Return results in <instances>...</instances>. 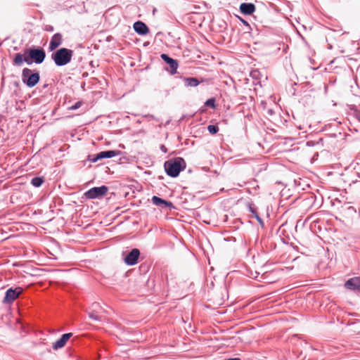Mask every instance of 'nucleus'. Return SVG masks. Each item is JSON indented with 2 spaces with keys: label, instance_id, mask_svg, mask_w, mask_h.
I'll return each mask as SVG.
<instances>
[{
  "label": "nucleus",
  "instance_id": "obj_21",
  "mask_svg": "<svg viewBox=\"0 0 360 360\" xmlns=\"http://www.w3.org/2000/svg\"><path fill=\"white\" fill-rule=\"evenodd\" d=\"M89 309L95 311L96 313L100 314L103 311L102 307L99 305V304L96 302L93 303Z\"/></svg>",
  "mask_w": 360,
  "mask_h": 360
},
{
  "label": "nucleus",
  "instance_id": "obj_18",
  "mask_svg": "<svg viewBox=\"0 0 360 360\" xmlns=\"http://www.w3.org/2000/svg\"><path fill=\"white\" fill-rule=\"evenodd\" d=\"M348 107L352 111L353 116L360 122V109L356 105H349Z\"/></svg>",
  "mask_w": 360,
  "mask_h": 360
},
{
  "label": "nucleus",
  "instance_id": "obj_20",
  "mask_svg": "<svg viewBox=\"0 0 360 360\" xmlns=\"http://www.w3.org/2000/svg\"><path fill=\"white\" fill-rule=\"evenodd\" d=\"M249 211L252 214L255 218L257 220L261 226H264V221L262 218L259 216L257 210L251 205H249Z\"/></svg>",
  "mask_w": 360,
  "mask_h": 360
},
{
  "label": "nucleus",
  "instance_id": "obj_1",
  "mask_svg": "<svg viewBox=\"0 0 360 360\" xmlns=\"http://www.w3.org/2000/svg\"><path fill=\"white\" fill-rule=\"evenodd\" d=\"M46 58V52L41 47H31L25 49L23 54L18 53L15 55L13 64L17 66H21L23 63L27 65L36 63L41 64Z\"/></svg>",
  "mask_w": 360,
  "mask_h": 360
},
{
  "label": "nucleus",
  "instance_id": "obj_7",
  "mask_svg": "<svg viewBox=\"0 0 360 360\" xmlns=\"http://www.w3.org/2000/svg\"><path fill=\"white\" fill-rule=\"evenodd\" d=\"M140 250L138 248H133L127 252L124 258V262L129 266H134L137 264L140 257Z\"/></svg>",
  "mask_w": 360,
  "mask_h": 360
},
{
  "label": "nucleus",
  "instance_id": "obj_13",
  "mask_svg": "<svg viewBox=\"0 0 360 360\" xmlns=\"http://www.w3.org/2000/svg\"><path fill=\"white\" fill-rule=\"evenodd\" d=\"M135 32L140 35H146L149 32L148 26L141 21H136L133 25Z\"/></svg>",
  "mask_w": 360,
  "mask_h": 360
},
{
  "label": "nucleus",
  "instance_id": "obj_4",
  "mask_svg": "<svg viewBox=\"0 0 360 360\" xmlns=\"http://www.w3.org/2000/svg\"><path fill=\"white\" fill-rule=\"evenodd\" d=\"M40 80V75L37 70L25 68L22 71V81L29 88L35 86Z\"/></svg>",
  "mask_w": 360,
  "mask_h": 360
},
{
  "label": "nucleus",
  "instance_id": "obj_26",
  "mask_svg": "<svg viewBox=\"0 0 360 360\" xmlns=\"http://www.w3.org/2000/svg\"><path fill=\"white\" fill-rule=\"evenodd\" d=\"M160 150H161L163 153H166L167 152V148L165 147V145H161V146H160Z\"/></svg>",
  "mask_w": 360,
  "mask_h": 360
},
{
  "label": "nucleus",
  "instance_id": "obj_5",
  "mask_svg": "<svg viewBox=\"0 0 360 360\" xmlns=\"http://www.w3.org/2000/svg\"><path fill=\"white\" fill-rule=\"evenodd\" d=\"M23 292V288L21 287H16L15 288H8L5 293V297L3 300L4 304L13 303Z\"/></svg>",
  "mask_w": 360,
  "mask_h": 360
},
{
  "label": "nucleus",
  "instance_id": "obj_14",
  "mask_svg": "<svg viewBox=\"0 0 360 360\" xmlns=\"http://www.w3.org/2000/svg\"><path fill=\"white\" fill-rule=\"evenodd\" d=\"M152 202L157 206L161 207L162 208L174 207V205L171 202L167 201L155 195L152 198Z\"/></svg>",
  "mask_w": 360,
  "mask_h": 360
},
{
  "label": "nucleus",
  "instance_id": "obj_16",
  "mask_svg": "<svg viewBox=\"0 0 360 360\" xmlns=\"http://www.w3.org/2000/svg\"><path fill=\"white\" fill-rule=\"evenodd\" d=\"M184 82L185 86L188 87H195L200 84L199 80L195 77H185Z\"/></svg>",
  "mask_w": 360,
  "mask_h": 360
},
{
  "label": "nucleus",
  "instance_id": "obj_2",
  "mask_svg": "<svg viewBox=\"0 0 360 360\" xmlns=\"http://www.w3.org/2000/svg\"><path fill=\"white\" fill-rule=\"evenodd\" d=\"M73 53L74 51L71 49L60 48L52 53L51 58L56 66L61 67L71 61Z\"/></svg>",
  "mask_w": 360,
  "mask_h": 360
},
{
  "label": "nucleus",
  "instance_id": "obj_22",
  "mask_svg": "<svg viewBox=\"0 0 360 360\" xmlns=\"http://www.w3.org/2000/svg\"><path fill=\"white\" fill-rule=\"evenodd\" d=\"M215 102V99L214 98H211L205 101V105L207 107L214 109L216 108Z\"/></svg>",
  "mask_w": 360,
  "mask_h": 360
},
{
  "label": "nucleus",
  "instance_id": "obj_17",
  "mask_svg": "<svg viewBox=\"0 0 360 360\" xmlns=\"http://www.w3.org/2000/svg\"><path fill=\"white\" fill-rule=\"evenodd\" d=\"M87 314L90 319L96 321H101L103 320V316L100 315V313H96L95 311H93L90 309H87Z\"/></svg>",
  "mask_w": 360,
  "mask_h": 360
},
{
  "label": "nucleus",
  "instance_id": "obj_24",
  "mask_svg": "<svg viewBox=\"0 0 360 360\" xmlns=\"http://www.w3.org/2000/svg\"><path fill=\"white\" fill-rule=\"evenodd\" d=\"M82 105V103L78 101L77 103H75L73 105H72L71 107H70V110H76V109H78Z\"/></svg>",
  "mask_w": 360,
  "mask_h": 360
},
{
  "label": "nucleus",
  "instance_id": "obj_9",
  "mask_svg": "<svg viewBox=\"0 0 360 360\" xmlns=\"http://www.w3.org/2000/svg\"><path fill=\"white\" fill-rule=\"evenodd\" d=\"M63 43V35L60 33L54 34L49 42V51H56L57 49Z\"/></svg>",
  "mask_w": 360,
  "mask_h": 360
},
{
  "label": "nucleus",
  "instance_id": "obj_27",
  "mask_svg": "<svg viewBox=\"0 0 360 360\" xmlns=\"http://www.w3.org/2000/svg\"><path fill=\"white\" fill-rule=\"evenodd\" d=\"M257 74H258V71H257V70L252 71L250 73V75L252 77H256Z\"/></svg>",
  "mask_w": 360,
  "mask_h": 360
},
{
  "label": "nucleus",
  "instance_id": "obj_15",
  "mask_svg": "<svg viewBox=\"0 0 360 360\" xmlns=\"http://www.w3.org/2000/svg\"><path fill=\"white\" fill-rule=\"evenodd\" d=\"M255 11V6L252 3H243L240 6V11L245 15H251Z\"/></svg>",
  "mask_w": 360,
  "mask_h": 360
},
{
  "label": "nucleus",
  "instance_id": "obj_31",
  "mask_svg": "<svg viewBox=\"0 0 360 360\" xmlns=\"http://www.w3.org/2000/svg\"><path fill=\"white\" fill-rule=\"evenodd\" d=\"M356 106L359 108V109H360V104L359 105H356Z\"/></svg>",
  "mask_w": 360,
  "mask_h": 360
},
{
  "label": "nucleus",
  "instance_id": "obj_30",
  "mask_svg": "<svg viewBox=\"0 0 360 360\" xmlns=\"http://www.w3.org/2000/svg\"><path fill=\"white\" fill-rule=\"evenodd\" d=\"M269 113H271V114L272 113V110H269Z\"/></svg>",
  "mask_w": 360,
  "mask_h": 360
},
{
  "label": "nucleus",
  "instance_id": "obj_23",
  "mask_svg": "<svg viewBox=\"0 0 360 360\" xmlns=\"http://www.w3.org/2000/svg\"><path fill=\"white\" fill-rule=\"evenodd\" d=\"M207 130L211 134H215L219 131V127L217 125L210 124L207 126Z\"/></svg>",
  "mask_w": 360,
  "mask_h": 360
},
{
  "label": "nucleus",
  "instance_id": "obj_10",
  "mask_svg": "<svg viewBox=\"0 0 360 360\" xmlns=\"http://www.w3.org/2000/svg\"><path fill=\"white\" fill-rule=\"evenodd\" d=\"M161 58L169 66V70L168 71L171 75H174L176 72V70L178 68V62L176 60L172 58L166 53H162L161 55Z\"/></svg>",
  "mask_w": 360,
  "mask_h": 360
},
{
  "label": "nucleus",
  "instance_id": "obj_11",
  "mask_svg": "<svg viewBox=\"0 0 360 360\" xmlns=\"http://www.w3.org/2000/svg\"><path fill=\"white\" fill-rule=\"evenodd\" d=\"M72 336V333H68L62 335V336L56 340L55 342L52 345V348L54 350H58L62 347H63L68 340Z\"/></svg>",
  "mask_w": 360,
  "mask_h": 360
},
{
  "label": "nucleus",
  "instance_id": "obj_29",
  "mask_svg": "<svg viewBox=\"0 0 360 360\" xmlns=\"http://www.w3.org/2000/svg\"><path fill=\"white\" fill-rule=\"evenodd\" d=\"M46 30H48V31H53V27L50 26V27L49 29H47Z\"/></svg>",
  "mask_w": 360,
  "mask_h": 360
},
{
  "label": "nucleus",
  "instance_id": "obj_3",
  "mask_svg": "<svg viewBox=\"0 0 360 360\" xmlns=\"http://www.w3.org/2000/svg\"><path fill=\"white\" fill-rule=\"evenodd\" d=\"M164 167L168 176L176 177L186 168V162L182 158H176L166 161Z\"/></svg>",
  "mask_w": 360,
  "mask_h": 360
},
{
  "label": "nucleus",
  "instance_id": "obj_8",
  "mask_svg": "<svg viewBox=\"0 0 360 360\" xmlns=\"http://www.w3.org/2000/svg\"><path fill=\"white\" fill-rule=\"evenodd\" d=\"M121 153L120 150H105L101 151L97 154H95L92 158H89V160L92 162H96L99 160L104 158H111Z\"/></svg>",
  "mask_w": 360,
  "mask_h": 360
},
{
  "label": "nucleus",
  "instance_id": "obj_19",
  "mask_svg": "<svg viewBox=\"0 0 360 360\" xmlns=\"http://www.w3.org/2000/svg\"><path fill=\"white\" fill-rule=\"evenodd\" d=\"M44 181L42 176H35L31 180V184L34 187H40Z\"/></svg>",
  "mask_w": 360,
  "mask_h": 360
},
{
  "label": "nucleus",
  "instance_id": "obj_6",
  "mask_svg": "<svg viewBox=\"0 0 360 360\" xmlns=\"http://www.w3.org/2000/svg\"><path fill=\"white\" fill-rule=\"evenodd\" d=\"M108 188L106 186L94 187L87 191L84 195L88 199H96L103 197L108 192Z\"/></svg>",
  "mask_w": 360,
  "mask_h": 360
},
{
  "label": "nucleus",
  "instance_id": "obj_12",
  "mask_svg": "<svg viewBox=\"0 0 360 360\" xmlns=\"http://www.w3.org/2000/svg\"><path fill=\"white\" fill-rule=\"evenodd\" d=\"M345 286L349 290H360V276L349 278L345 282Z\"/></svg>",
  "mask_w": 360,
  "mask_h": 360
},
{
  "label": "nucleus",
  "instance_id": "obj_28",
  "mask_svg": "<svg viewBox=\"0 0 360 360\" xmlns=\"http://www.w3.org/2000/svg\"><path fill=\"white\" fill-rule=\"evenodd\" d=\"M226 360H240V359L238 357H235V358L227 359Z\"/></svg>",
  "mask_w": 360,
  "mask_h": 360
},
{
  "label": "nucleus",
  "instance_id": "obj_25",
  "mask_svg": "<svg viewBox=\"0 0 360 360\" xmlns=\"http://www.w3.org/2000/svg\"><path fill=\"white\" fill-rule=\"evenodd\" d=\"M240 20L243 23V25H245L248 28H250V26L249 23L246 20H243L242 18H240Z\"/></svg>",
  "mask_w": 360,
  "mask_h": 360
}]
</instances>
